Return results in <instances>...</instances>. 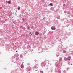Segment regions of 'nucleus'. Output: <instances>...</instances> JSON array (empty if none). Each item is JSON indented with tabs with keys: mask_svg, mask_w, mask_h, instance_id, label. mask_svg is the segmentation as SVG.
Returning <instances> with one entry per match:
<instances>
[{
	"mask_svg": "<svg viewBox=\"0 0 73 73\" xmlns=\"http://www.w3.org/2000/svg\"><path fill=\"white\" fill-rule=\"evenodd\" d=\"M11 2L10 1H9L8 2V4H11Z\"/></svg>",
	"mask_w": 73,
	"mask_h": 73,
	"instance_id": "nucleus-8",
	"label": "nucleus"
},
{
	"mask_svg": "<svg viewBox=\"0 0 73 73\" xmlns=\"http://www.w3.org/2000/svg\"><path fill=\"white\" fill-rule=\"evenodd\" d=\"M16 52H17V51H16Z\"/></svg>",
	"mask_w": 73,
	"mask_h": 73,
	"instance_id": "nucleus-13",
	"label": "nucleus"
},
{
	"mask_svg": "<svg viewBox=\"0 0 73 73\" xmlns=\"http://www.w3.org/2000/svg\"><path fill=\"white\" fill-rule=\"evenodd\" d=\"M59 17V18H58ZM58 19H60V17L58 16Z\"/></svg>",
	"mask_w": 73,
	"mask_h": 73,
	"instance_id": "nucleus-11",
	"label": "nucleus"
},
{
	"mask_svg": "<svg viewBox=\"0 0 73 73\" xmlns=\"http://www.w3.org/2000/svg\"><path fill=\"white\" fill-rule=\"evenodd\" d=\"M31 35H32V34H31Z\"/></svg>",
	"mask_w": 73,
	"mask_h": 73,
	"instance_id": "nucleus-15",
	"label": "nucleus"
},
{
	"mask_svg": "<svg viewBox=\"0 0 73 73\" xmlns=\"http://www.w3.org/2000/svg\"><path fill=\"white\" fill-rule=\"evenodd\" d=\"M31 33H30L29 34V35H30V34H31Z\"/></svg>",
	"mask_w": 73,
	"mask_h": 73,
	"instance_id": "nucleus-14",
	"label": "nucleus"
},
{
	"mask_svg": "<svg viewBox=\"0 0 73 73\" xmlns=\"http://www.w3.org/2000/svg\"><path fill=\"white\" fill-rule=\"evenodd\" d=\"M71 65H72V64H71Z\"/></svg>",
	"mask_w": 73,
	"mask_h": 73,
	"instance_id": "nucleus-16",
	"label": "nucleus"
},
{
	"mask_svg": "<svg viewBox=\"0 0 73 73\" xmlns=\"http://www.w3.org/2000/svg\"><path fill=\"white\" fill-rule=\"evenodd\" d=\"M40 72H41V73H43V71H40Z\"/></svg>",
	"mask_w": 73,
	"mask_h": 73,
	"instance_id": "nucleus-10",
	"label": "nucleus"
},
{
	"mask_svg": "<svg viewBox=\"0 0 73 73\" xmlns=\"http://www.w3.org/2000/svg\"><path fill=\"white\" fill-rule=\"evenodd\" d=\"M66 52L65 50H64L63 51V52L64 53H66Z\"/></svg>",
	"mask_w": 73,
	"mask_h": 73,
	"instance_id": "nucleus-5",
	"label": "nucleus"
},
{
	"mask_svg": "<svg viewBox=\"0 0 73 73\" xmlns=\"http://www.w3.org/2000/svg\"><path fill=\"white\" fill-rule=\"evenodd\" d=\"M49 5L51 6H53V3H50Z\"/></svg>",
	"mask_w": 73,
	"mask_h": 73,
	"instance_id": "nucleus-7",
	"label": "nucleus"
},
{
	"mask_svg": "<svg viewBox=\"0 0 73 73\" xmlns=\"http://www.w3.org/2000/svg\"><path fill=\"white\" fill-rule=\"evenodd\" d=\"M70 59H71V57L70 56H69L68 58V60L69 61L70 60Z\"/></svg>",
	"mask_w": 73,
	"mask_h": 73,
	"instance_id": "nucleus-4",
	"label": "nucleus"
},
{
	"mask_svg": "<svg viewBox=\"0 0 73 73\" xmlns=\"http://www.w3.org/2000/svg\"><path fill=\"white\" fill-rule=\"evenodd\" d=\"M51 29L52 30H56V27L54 26L51 27Z\"/></svg>",
	"mask_w": 73,
	"mask_h": 73,
	"instance_id": "nucleus-1",
	"label": "nucleus"
},
{
	"mask_svg": "<svg viewBox=\"0 0 73 73\" xmlns=\"http://www.w3.org/2000/svg\"><path fill=\"white\" fill-rule=\"evenodd\" d=\"M23 21H24V19H23Z\"/></svg>",
	"mask_w": 73,
	"mask_h": 73,
	"instance_id": "nucleus-12",
	"label": "nucleus"
},
{
	"mask_svg": "<svg viewBox=\"0 0 73 73\" xmlns=\"http://www.w3.org/2000/svg\"><path fill=\"white\" fill-rule=\"evenodd\" d=\"M21 68H24V66L22 64L21 66Z\"/></svg>",
	"mask_w": 73,
	"mask_h": 73,
	"instance_id": "nucleus-3",
	"label": "nucleus"
},
{
	"mask_svg": "<svg viewBox=\"0 0 73 73\" xmlns=\"http://www.w3.org/2000/svg\"><path fill=\"white\" fill-rule=\"evenodd\" d=\"M5 3H6V4H8V1H6Z\"/></svg>",
	"mask_w": 73,
	"mask_h": 73,
	"instance_id": "nucleus-9",
	"label": "nucleus"
},
{
	"mask_svg": "<svg viewBox=\"0 0 73 73\" xmlns=\"http://www.w3.org/2000/svg\"><path fill=\"white\" fill-rule=\"evenodd\" d=\"M38 34H39V33H38V32H37L36 31L35 32V35L37 36V35H38Z\"/></svg>",
	"mask_w": 73,
	"mask_h": 73,
	"instance_id": "nucleus-2",
	"label": "nucleus"
},
{
	"mask_svg": "<svg viewBox=\"0 0 73 73\" xmlns=\"http://www.w3.org/2000/svg\"><path fill=\"white\" fill-rule=\"evenodd\" d=\"M17 9H18V10H20V7H18V8H17Z\"/></svg>",
	"mask_w": 73,
	"mask_h": 73,
	"instance_id": "nucleus-6",
	"label": "nucleus"
}]
</instances>
